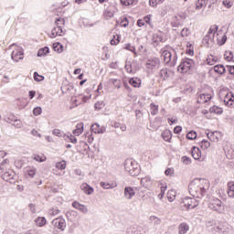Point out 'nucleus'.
I'll return each instance as SVG.
<instances>
[{"label":"nucleus","instance_id":"obj_1","mask_svg":"<svg viewBox=\"0 0 234 234\" xmlns=\"http://www.w3.org/2000/svg\"><path fill=\"white\" fill-rule=\"evenodd\" d=\"M161 58L168 67H175V65H176V60L178 59V56L175 49H173L172 52L169 50H164L161 54Z\"/></svg>","mask_w":234,"mask_h":234},{"label":"nucleus","instance_id":"obj_2","mask_svg":"<svg viewBox=\"0 0 234 234\" xmlns=\"http://www.w3.org/2000/svg\"><path fill=\"white\" fill-rule=\"evenodd\" d=\"M124 169L131 176H138L140 175V167L138 163L133 159H126L124 162Z\"/></svg>","mask_w":234,"mask_h":234},{"label":"nucleus","instance_id":"obj_3","mask_svg":"<svg viewBox=\"0 0 234 234\" xmlns=\"http://www.w3.org/2000/svg\"><path fill=\"white\" fill-rule=\"evenodd\" d=\"M59 23H62V26L65 27V19L58 17L55 21V25H57L56 27H54L51 30V34L49 35V37H56L58 36H65L66 30H63V27L59 26Z\"/></svg>","mask_w":234,"mask_h":234},{"label":"nucleus","instance_id":"obj_4","mask_svg":"<svg viewBox=\"0 0 234 234\" xmlns=\"http://www.w3.org/2000/svg\"><path fill=\"white\" fill-rule=\"evenodd\" d=\"M195 65V60L191 58H185L181 60L180 65L177 68L178 72L182 74H186V72H189L191 70V67Z\"/></svg>","mask_w":234,"mask_h":234},{"label":"nucleus","instance_id":"obj_5","mask_svg":"<svg viewBox=\"0 0 234 234\" xmlns=\"http://www.w3.org/2000/svg\"><path fill=\"white\" fill-rule=\"evenodd\" d=\"M118 12V8L114 5H110L103 12V17L104 19H111L114 17V14Z\"/></svg>","mask_w":234,"mask_h":234},{"label":"nucleus","instance_id":"obj_6","mask_svg":"<svg viewBox=\"0 0 234 234\" xmlns=\"http://www.w3.org/2000/svg\"><path fill=\"white\" fill-rule=\"evenodd\" d=\"M2 173L3 180H5V182H9L10 184L14 182V178H16V172H14V170H4Z\"/></svg>","mask_w":234,"mask_h":234},{"label":"nucleus","instance_id":"obj_7","mask_svg":"<svg viewBox=\"0 0 234 234\" xmlns=\"http://www.w3.org/2000/svg\"><path fill=\"white\" fill-rule=\"evenodd\" d=\"M145 67H146V69H149L150 70L158 69L160 67V58H153L148 59L146 61Z\"/></svg>","mask_w":234,"mask_h":234},{"label":"nucleus","instance_id":"obj_8","mask_svg":"<svg viewBox=\"0 0 234 234\" xmlns=\"http://www.w3.org/2000/svg\"><path fill=\"white\" fill-rule=\"evenodd\" d=\"M207 136L210 142H218L222 138V133L218 131L208 132Z\"/></svg>","mask_w":234,"mask_h":234},{"label":"nucleus","instance_id":"obj_9","mask_svg":"<svg viewBox=\"0 0 234 234\" xmlns=\"http://www.w3.org/2000/svg\"><path fill=\"white\" fill-rule=\"evenodd\" d=\"M90 129L91 133H94L95 134H103V133H105V127H100V124L98 123L92 124Z\"/></svg>","mask_w":234,"mask_h":234},{"label":"nucleus","instance_id":"obj_10","mask_svg":"<svg viewBox=\"0 0 234 234\" xmlns=\"http://www.w3.org/2000/svg\"><path fill=\"white\" fill-rule=\"evenodd\" d=\"M80 189L83 191V193H85V195H92V193H94V188L89 186L87 183H83L80 186Z\"/></svg>","mask_w":234,"mask_h":234},{"label":"nucleus","instance_id":"obj_11","mask_svg":"<svg viewBox=\"0 0 234 234\" xmlns=\"http://www.w3.org/2000/svg\"><path fill=\"white\" fill-rule=\"evenodd\" d=\"M233 101H234L233 92L228 93L224 100L225 105H227V107H231V105H233Z\"/></svg>","mask_w":234,"mask_h":234},{"label":"nucleus","instance_id":"obj_12","mask_svg":"<svg viewBox=\"0 0 234 234\" xmlns=\"http://www.w3.org/2000/svg\"><path fill=\"white\" fill-rule=\"evenodd\" d=\"M53 224L55 228H58V229H65V219L56 218L53 220Z\"/></svg>","mask_w":234,"mask_h":234},{"label":"nucleus","instance_id":"obj_13","mask_svg":"<svg viewBox=\"0 0 234 234\" xmlns=\"http://www.w3.org/2000/svg\"><path fill=\"white\" fill-rule=\"evenodd\" d=\"M124 197L126 198H133V197H134V189L131 186H126L124 188Z\"/></svg>","mask_w":234,"mask_h":234},{"label":"nucleus","instance_id":"obj_14","mask_svg":"<svg viewBox=\"0 0 234 234\" xmlns=\"http://www.w3.org/2000/svg\"><path fill=\"white\" fill-rule=\"evenodd\" d=\"M12 59L17 63L19 59H23V51H13L11 54Z\"/></svg>","mask_w":234,"mask_h":234},{"label":"nucleus","instance_id":"obj_15","mask_svg":"<svg viewBox=\"0 0 234 234\" xmlns=\"http://www.w3.org/2000/svg\"><path fill=\"white\" fill-rule=\"evenodd\" d=\"M192 156H193L194 160H200V158L202 156V152H200L199 148L194 147L192 149Z\"/></svg>","mask_w":234,"mask_h":234},{"label":"nucleus","instance_id":"obj_16","mask_svg":"<svg viewBox=\"0 0 234 234\" xmlns=\"http://www.w3.org/2000/svg\"><path fill=\"white\" fill-rule=\"evenodd\" d=\"M183 203L185 204V206H198V202H197V199L193 197L185 198Z\"/></svg>","mask_w":234,"mask_h":234},{"label":"nucleus","instance_id":"obj_17","mask_svg":"<svg viewBox=\"0 0 234 234\" xmlns=\"http://www.w3.org/2000/svg\"><path fill=\"white\" fill-rule=\"evenodd\" d=\"M212 96L209 93H203L199 95V98L197 99V101H203V103H207L209 100H211Z\"/></svg>","mask_w":234,"mask_h":234},{"label":"nucleus","instance_id":"obj_18","mask_svg":"<svg viewBox=\"0 0 234 234\" xmlns=\"http://www.w3.org/2000/svg\"><path fill=\"white\" fill-rule=\"evenodd\" d=\"M25 175L26 176H29V178H34V176L36 175V168L34 167H27L25 169Z\"/></svg>","mask_w":234,"mask_h":234},{"label":"nucleus","instance_id":"obj_19","mask_svg":"<svg viewBox=\"0 0 234 234\" xmlns=\"http://www.w3.org/2000/svg\"><path fill=\"white\" fill-rule=\"evenodd\" d=\"M162 137L165 142H171V138H173V133L169 130H165L162 133Z\"/></svg>","mask_w":234,"mask_h":234},{"label":"nucleus","instance_id":"obj_20","mask_svg":"<svg viewBox=\"0 0 234 234\" xmlns=\"http://www.w3.org/2000/svg\"><path fill=\"white\" fill-rule=\"evenodd\" d=\"M213 69L217 74H224L226 72V68L222 64L216 65Z\"/></svg>","mask_w":234,"mask_h":234},{"label":"nucleus","instance_id":"obj_21","mask_svg":"<svg viewBox=\"0 0 234 234\" xmlns=\"http://www.w3.org/2000/svg\"><path fill=\"white\" fill-rule=\"evenodd\" d=\"M179 234H186L189 231V225L186 223H181L178 228Z\"/></svg>","mask_w":234,"mask_h":234},{"label":"nucleus","instance_id":"obj_22","mask_svg":"<svg viewBox=\"0 0 234 234\" xmlns=\"http://www.w3.org/2000/svg\"><path fill=\"white\" fill-rule=\"evenodd\" d=\"M50 52V48L48 47L41 48L37 52L38 58H43V56H47Z\"/></svg>","mask_w":234,"mask_h":234},{"label":"nucleus","instance_id":"obj_23","mask_svg":"<svg viewBox=\"0 0 234 234\" xmlns=\"http://www.w3.org/2000/svg\"><path fill=\"white\" fill-rule=\"evenodd\" d=\"M229 197H234V182H229L228 183V191H227Z\"/></svg>","mask_w":234,"mask_h":234},{"label":"nucleus","instance_id":"obj_24","mask_svg":"<svg viewBox=\"0 0 234 234\" xmlns=\"http://www.w3.org/2000/svg\"><path fill=\"white\" fill-rule=\"evenodd\" d=\"M83 133V122L78 123L76 125V129L73 130V134L80 136Z\"/></svg>","mask_w":234,"mask_h":234},{"label":"nucleus","instance_id":"obj_25","mask_svg":"<svg viewBox=\"0 0 234 234\" xmlns=\"http://www.w3.org/2000/svg\"><path fill=\"white\" fill-rule=\"evenodd\" d=\"M213 39H215V37H213L212 36L207 35L204 37L202 43L203 45H207V47H209V43H213Z\"/></svg>","mask_w":234,"mask_h":234},{"label":"nucleus","instance_id":"obj_26","mask_svg":"<svg viewBox=\"0 0 234 234\" xmlns=\"http://www.w3.org/2000/svg\"><path fill=\"white\" fill-rule=\"evenodd\" d=\"M141 184L144 187H147L148 186H151V184H153V181H151V177L150 176H145V177H143L141 179Z\"/></svg>","mask_w":234,"mask_h":234},{"label":"nucleus","instance_id":"obj_27","mask_svg":"<svg viewBox=\"0 0 234 234\" xmlns=\"http://www.w3.org/2000/svg\"><path fill=\"white\" fill-rule=\"evenodd\" d=\"M53 50L55 52H58V54H61L63 52V46L59 42H56L53 44Z\"/></svg>","mask_w":234,"mask_h":234},{"label":"nucleus","instance_id":"obj_28","mask_svg":"<svg viewBox=\"0 0 234 234\" xmlns=\"http://www.w3.org/2000/svg\"><path fill=\"white\" fill-rule=\"evenodd\" d=\"M109 83H112V85L114 87H116L117 89H121L122 88V80H120L118 79H110L109 80Z\"/></svg>","mask_w":234,"mask_h":234},{"label":"nucleus","instance_id":"obj_29","mask_svg":"<svg viewBox=\"0 0 234 234\" xmlns=\"http://www.w3.org/2000/svg\"><path fill=\"white\" fill-rule=\"evenodd\" d=\"M129 83H130V85H132V87L136 88V87H140L142 80H140L138 79L132 78L129 80Z\"/></svg>","mask_w":234,"mask_h":234},{"label":"nucleus","instance_id":"obj_30","mask_svg":"<svg viewBox=\"0 0 234 234\" xmlns=\"http://www.w3.org/2000/svg\"><path fill=\"white\" fill-rule=\"evenodd\" d=\"M218 30V26L214 25L211 26V27L209 28L207 36H211L212 37H215V33Z\"/></svg>","mask_w":234,"mask_h":234},{"label":"nucleus","instance_id":"obj_31","mask_svg":"<svg viewBox=\"0 0 234 234\" xmlns=\"http://www.w3.org/2000/svg\"><path fill=\"white\" fill-rule=\"evenodd\" d=\"M37 226H38L39 228H43V226H45V224H47V219L45 218H37L35 220Z\"/></svg>","mask_w":234,"mask_h":234},{"label":"nucleus","instance_id":"obj_32","mask_svg":"<svg viewBox=\"0 0 234 234\" xmlns=\"http://www.w3.org/2000/svg\"><path fill=\"white\" fill-rule=\"evenodd\" d=\"M189 193L195 194V193H198L199 187L195 185V183H190L189 186Z\"/></svg>","mask_w":234,"mask_h":234},{"label":"nucleus","instance_id":"obj_33","mask_svg":"<svg viewBox=\"0 0 234 234\" xmlns=\"http://www.w3.org/2000/svg\"><path fill=\"white\" fill-rule=\"evenodd\" d=\"M209 111L215 114H222L223 112L222 108H219L218 106H213L209 109Z\"/></svg>","mask_w":234,"mask_h":234},{"label":"nucleus","instance_id":"obj_34","mask_svg":"<svg viewBox=\"0 0 234 234\" xmlns=\"http://www.w3.org/2000/svg\"><path fill=\"white\" fill-rule=\"evenodd\" d=\"M138 1L136 0H121V4L124 6H130V5H136Z\"/></svg>","mask_w":234,"mask_h":234},{"label":"nucleus","instance_id":"obj_35","mask_svg":"<svg viewBox=\"0 0 234 234\" xmlns=\"http://www.w3.org/2000/svg\"><path fill=\"white\" fill-rule=\"evenodd\" d=\"M57 169H59L60 171H63L67 167V162L60 161L58 163H56Z\"/></svg>","mask_w":234,"mask_h":234},{"label":"nucleus","instance_id":"obj_36","mask_svg":"<svg viewBox=\"0 0 234 234\" xmlns=\"http://www.w3.org/2000/svg\"><path fill=\"white\" fill-rule=\"evenodd\" d=\"M207 65H215V63H217V59L215 58V57L213 55H209L207 58Z\"/></svg>","mask_w":234,"mask_h":234},{"label":"nucleus","instance_id":"obj_37","mask_svg":"<svg viewBox=\"0 0 234 234\" xmlns=\"http://www.w3.org/2000/svg\"><path fill=\"white\" fill-rule=\"evenodd\" d=\"M175 197H176V192H175V190H170L167 194L169 202H173V200H175Z\"/></svg>","mask_w":234,"mask_h":234},{"label":"nucleus","instance_id":"obj_38","mask_svg":"<svg viewBox=\"0 0 234 234\" xmlns=\"http://www.w3.org/2000/svg\"><path fill=\"white\" fill-rule=\"evenodd\" d=\"M16 105L19 107V109H25L27 107V102H25V100L17 99Z\"/></svg>","mask_w":234,"mask_h":234},{"label":"nucleus","instance_id":"obj_39","mask_svg":"<svg viewBox=\"0 0 234 234\" xmlns=\"http://www.w3.org/2000/svg\"><path fill=\"white\" fill-rule=\"evenodd\" d=\"M186 138H187V140H195V139H197V132H195V131H190V132L186 134Z\"/></svg>","mask_w":234,"mask_h":234},{"label":"nucleus","instance_id":"obj_40","mask_svg":"<svg viewBox=\"0 0 234 234\" xmlns=\"http://www.w3.org/2000/svg\"><path fill=\"white\" fill-rule=\"evenodd\" d=\"M34 80L35 81H43L45 77L43 75H39L37 71L34 72Z\"/></svg>","mask_w":234,"mask_h":234},{"label":"nucleus","instance_id":"obj_41","mask_svg":"<svg viewBox=\"0 0 234 234\" xmlns=\"http://www.w3.org/2000/svg\"><path fill=\"white\" fill-rule=\"evenodd\" d=\"M53 134L54 136H58V138H62L63 136H65V133L61 132V130L59 129H54Z\"/></svg>","mask_w":234,"mask_h":234},{"label":"nucleus","instance_id":"obj_42","mask_svg":"<svg viewBox=\"0 0 234 234\" xmlns=\"http://www.w3.org/2000/svg\"><path fill=\"white\" fill-rule=\"evenodd\" d=\"M224 58L225 59H227V61H231L233 59V52L226 51L224 54Z\"/></svg>","mask_w":234,"mask_h":234},{"label":"nucleus","instance_id":"obj_43","mask_svg":"<svg viewBox=\"0 0 234 234\" xmlns=\"http://www.w3.org/2000/svg\"><path fill=\"white\" fill-rule=\"evenodd\" d=\"M80 147H83L84 152L82 154H87L90 149L89 144H87V143L85 142H80Z\"/></svg>","mask_w":234,"mask_h":234},{"label":"nucleus","instance_id":"obj_44","mask_svg":"<svg viewBox=\"0 0 234 234\" xmlns=\"http://www.w3.org/2000/svg\"><path fill=\"white\" fill-rule=\"evenodd\" d=\"M204 5H206V0H197L196 3V9L200 10Z\"/></svg>","mask_w":234,"mask_h":234},{"label":"nucleus","instance_id":"obj_45","mask_svg":"<svg viewBox=\"0 0 234 234\" xmlns=\"http://www.w3.org/2000/svg\"><path fill=\"white\" fill-rule=\"evenodd\" d=\"M73 89L74 87L72 85H65L61 87L62 92H70Z\"/></svg>","mask_w":234,"mask_h":234},{"label":"nucleus","instance_id":"obj_46","mask_svg":"<svg viewBox=\"0 0 234 234\" xmlns=\"http://www.w3.org/2000/svg\"><path fill=\"white\" fill-rule=\"evenodd\" d=\"M165 0H150L149 5L150 6H156L157 5H161V3H164Z\"/></svg>","mask_w":234,"mask_h":234},{"label":"nucleus","instance_id":"obj_47","mask_svg":"<svg viewBox=\"0 0 234 234\" xmlns=\"http://www.w3.org/2000/svg\"><path fill=\"white\" fill-rule=\"evenodd\" d=\"M160 76L161 78H163L164 80H165V78H169V73L167 72V69H163L160 70Z\"/></svg>","mask_w":234,"mask_h":234},{"label":"nucleus","instance_id":"obj_48","mask_svg":"<svg viewBox=\"0 0 234 234\" xmlns=\"http://www.w3.org/2000/svg\"><path fill=\"white\" fill-rule=\"evenodd\" d=\"M12 125L16 127V129H21L23 127V123L21 122V120L16 119Z\"/></svg>","mask_w":234,"mask_h":234},{"label":"nucleus","instance_id":"obj_49","mask_svg":"<svg viewBox=\"0 0 234 234\" xmlns=\"http://www.w3.org/2000/svg\"><path fill=\"white\" fill-rule=\"evenodd\" d=\"M125 49L130 50V52H133V54L136 56V48H134L131 44H126L125 45Z\"/></svg>","mask_w":234,"mask_h":234},{"label":"nucleus","instance_id":"obj_50","mask_svg":"<svg viewBox=\"0 0 234 234\" xmlns=\"http://www.w3.org/2000/svg\"><path fill=\"white\" fill-rule=\"evenodd\" d=\"M209 145H211V144L207 140H203L201 142V149H204V150L208 149Z\"/></svg>","mask_w":234,"mask_h":234},{"label":"nucleus","instance_id":"obj_51","mask_svg":"<svg viewBox=\"0 0 234 234\" xmlns=\"http://www.w3.org/2000/svg\"><path fill=\"white\" fill-rule=\"evenodd\" d=\"M181 162L185 165H189V164H191V158L187 157V156H183L181 158Z\"/></svg>","mask_w":234,"mask_h":234},{"label":"nucleus","instance_id":"obj_52","mask_svg":"<svg viewBox=\"0 0 234 234\" xmlns=\"http://www.w3.org/2000/svg\"><path fill=\"white\" fill-rule=\"evenodd\" d=\"M189 34H191V31L189 30V28H183L181 31L182 37H187V36H189Z\"/></svg>","mask_w":234,"mask_h":234},{"label":"nucleus","instance_id":"obj_53","mask_svg":"<svg viewBox=\"0 0 234 234\" xmlns=\"http://www.w3.org/2000/svg\"><path fill=\"white\" fill-rule=\"evenodd\" d=\"M151 109H152V111H151V114L153 115V116H155V114H157L158 113V106H156V105H154V104H151Z\"/></svg>","mask_w":234,"mask_h":234},{"label":"nucleus","instance_id":"obj_54","mask_svg":"<svg viewBox=\"0 0 234 234\" xmlns=\"http://www.w3.org/2000/svg\"><path fill=\"white\" fill-rule=\"evenodd\" d=\"M34 160H36V162H45L47 160V157H45V155L40 156L39 154H36L34 156Z\"/></svg>","mask_w":234,"mask_h":234},{"label":"nucleus","instance_id":"obj_55","mask_svg":"<svg viewBox=\"0 0 234 234\" xmlns=\"http://www.w3.org/2000/svg\"><path fill=\"white\" fill-rule=\"evenodd\" d=\"M48 213L51 217H56V215H59V209H58V207H55L50 209Z\"/></svg>","mask_w":234,"mask_h":234},{"label":"nucleus","instance_id":"obj_56","mask_svg":"<svg viewBox=\"0 0 234 234\" xmlns=\"http://www.w3.org/2000/svg\"><path fill=\"white\" fill-rule=\"evenodd\" d=\"M120 25L126 28V27H129V19H127V17H123V19L121 20Z\"/></svg>","mask_w":234,"mask_h":234},{"label":"nucleus","instance_id":"obj_57","mask_svg":"<svg viewBox=\"0 0 234 234\" xmlns=\"http://www.w3.org/2000/svg\"><path fill=\"white\" fill-rule=\"evenodd\" d=\"M16 119H17V118H16V116L10 115L9 117H7V118L5 119V122H7V123H11V125H12V123H14Z\"/></svg>","mask_w":234,"mask_h":234},{"label":"nucleus","instance_id":"obj_58","mask_svg":"<svg viewBox=\"0 0 234 234\" xmlns=\"http://www.w3.org/2000/svg\"><path fill=\"white\" fill-rule=\"evenodd\" d=\"M222 5H224L226 8H231V6H233V2L229 0H223Z\"/></svg>","mask_w":234,"mask_h":234},{"label":"nucleus","instance_id":"obj_59","mask_svg":"<svg viewBox=\"0 0 234 234\" xmlns=\"http://www.w3.org/2000/svg\"><path fill=\"white\" fill-rule=\"evenodd\" d=\"M41 112H42L41 107H37V108H34V110H33V114L35 116H39V114H41Z\"/></svg>","mask_w":234,"mask_h":234},{"label":"nucleus","instance_id":"obj_60","mask_svg":"<svg viewBox=\"0 0 234 234\" xmlns=\"http://www.w3.org/2000/svg\"><path fill=\"white\" fill-rule=\"evenodd\" d=\"M175 19H176V20H174V21L171 23V25H172V27H173L174 28H177V27L180 26V21H178V17H176V16H175Z\"/></svg>","mask_w":234,"mask_h":234},{"label":"nucleus","instance_id":"obj_61","mask_svg":"<svg viewBox=\"0 0 234 234\" xmlns=\"http://www.w3.org/2000/svg\"><path fill=\"white\" fill-rule=\"evenodd\" d=\"M9 160L8 159H5L1 164H0V171H2V173H4L5 171V164H9Z\"/></svg>","mask_w":234,"mask_h":234},{"label":"nucleus","instance_id":"obj_62","mask_svg":"<svg viewBox=\"0 0 234 234\" xmlns=\"http://www.w3.org/2000/svg\"><path fill=\"white\" fill-rule=\"evenodd\" d=\"M101 186L103 187V189H112L111 184L105 182H101Z\"/></svg>","mask_w":234,"mask_h":234},{"label":"nucleus","instance_id":"obj_63","mask_svg":"<svg viewBox=\"0 0 234 234\" xmlns=\"http://www.w3.org/2000/svg\"><path fill=\"white\" fill-rule=\"evenodd\" d=\"M120 43V36L113 37V38L111 40V45H118Z\"/></svg>","mask_w":234,"mask_h":234},{"label":"nucleus","instance_id":"obj_64","mask_svg":"<svg viewBox=\"0 0 234 234\" xmlns=\"http://www.w3.org/2000/svg\"><path fill=\"white\" fill-rule=\"evenodd\" d=\"M226 41H228V37L226 35H224L221 38V41L218 42L219 47H222V45L226 44Z\"/></svg>","mask_w":234,"mask_h":234}]
</instances>
